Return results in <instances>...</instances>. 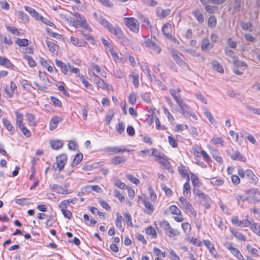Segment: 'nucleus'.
<instances>
[{"label": "nucleus", "instance_id": "obj_48", "mask_svg": "<svg viewBox=\"0 0 260 260\" xmlns=\"http://www.w3.org/2000/svg\"><path fill=\"white\" fill-rule=\"evenodd\" d=\"M189 181L187 180V181L183 185V194L185 197H186L189 193H190V187Z\"/></svg>", "mask_w": 260, "mask_h": 260}, {"label": "nucleus", "instance_id": "obj_22", "mask_svg": "<svg viewBox=\"0 0 260 260\" xmlns=\"http://www.w3.org/2000/svg\"><path fill=\"white\" fill-rule=\"evenodd\" d=\"M143 203L145 208H146V210L145 211V213L148 215H151L154 210V208L152 205L150 201L146 200H144L143 201Z\"/></svg>", "mask_w": 260, "mask_h": 260}, {"label": "nucleus", "instance_id": "obj_43", "mask_svg": "<svg viewBox=\"0 0 260 260\" xmlns=\"http://www.w3.org/2000/svg\"><path fill=\"white\" fill-rule=\"evenodd\" d=\"M245 107L254 114L260 115V108H255L247 104H244Z\"/></svg>", "mask_w": 260, "mask_h": 260}, {"label": "nucleus", "instance_id": "obj_18", "mask_svg": "<svg viewBox=\"0 0 260 260\" xmlns=\"http://www.w3.org/2000/svg\"><path fill=\"white\" fill-rule=\"evenodd\" d=\"M70 71L72 73H75L77 77H79L80 79V80H82V81H86L85 79L84 78V76L82 74H80L79 73V69L77 68H75L73 66H71L70 64L69 65V70L68 71Z\"/></svg>", "mask_w": 260, "mask_h": 260}, {"label": "nucleus", "instance_id": "obj_57", "mask_svg": "<svg viewBox=\"0 0 260 260\" xmlns=\"http://www.w3.org/2000/svg\"><path fill=\"white\" fill-rule=\"evenodd\" d=\"M22 134L26 137L29 138L31 136L30 132L24 126L19 127Z\"/></svg>", "mask_w": 260, "mask_h": 260}, {"label": "nucleus", "instance_id": "obj_28", "mask_svg": "<svg viewBox=\"0 0 260 260\" xmlns=\"http://www.w3.org/2000/svg\"><path fill=\"white\" fill-rule=\"evenodd\" d=\"M178 172L181 175L182 177L186 178L188 181H189V176L185 167L183 166L178 167Z\"/></svg>", "mask_w": 260, "mask_h": 260}, {"label": "nucleus", "instance_id": "obj_17", "mask_svg": "<svg viewBox=\"0 0 260 260\" xmlns=\"http://www.w3.org/2000/svg\"><path fill=\"white\" fill-rule=\"evenodd\" d=\"M3 123L7 129L9 131L11 135H13L15 132V128L12 125L10 121L7 118H3Z\"/></svg>", "mask_w": 260, "mask_h": 260}, {"label": "nucleus", "instance_id": "obj_6", "mask_svg": "<svg viewBox=\"0 0 260 260\" xmlns=\"http://www.w3.org/2000/svg\"><path fill=\"white\" fill-rule=\"evenodd\" d=\"M228 153L233 160H240L243 162H245L246 160V157L238 150L234 149L228 150Z\"/></svg>", "mask_w": 260, "mask_h": 260}, {"label": "nucleus", "instance_id": "obj_35", "mask_svg": "<svg viewBox=\"0 0 260 260\" xmlns=\"http://www.w3.org/2000/svg\"><path fill=\"white\" fill-rule=\"evenodd\" d=\"M125 158H123L120 156H117L113 158L111 160V162L112 164L115 165H117L120 164H123L126 161Z\"/></svg>", "mask_w": 260, "mask_h": 260}, {"label": "nucleus", "instance_id": "obj_49", "mask_svg": "<svg viewBox=\"0 0 260 260\" xmlns=\"http://www.w3.org/2000/svg\"><path fill=\"white\" fill-rule=\"evenodd\" d=\"M146 233L147 234L152 236L153 238H155L157 236L155 229L151 226L146 229Z\"/></svg>", "mask_w": 260, "mask_h": 260}, {"label": "nucleus", "instance_id": "obj_47", "mask_svg": "<svg viewBox=\"0 0 260 260\" xmlns=\"http://www.w3.org/2000/svg\"><path fill=\"white\" fill-rule=\"evenodd\" d=\"M204 113L211 123L215 122V120L213 117L212 114L207 108L204 109Z\"/></svg>", "mask_w": 260, "mask_h": 260}, {"label": "nucleus", "instance_id": "obj_9", "mask_svg": "<svg viewBox=\"0 0 260 260\" xmlns=\"http://www.w3.org/2000/svg\"><path fill=\"white\" fill-rule=\"evenodd\" d=\"M17 89V86L14 82H10L9 86H7L4 88L5 93L8 98H11L13 96L15 91Z\"/></svg>", "mask_w": 260, "mask_h": 260}, {"label": "nucleus", "instance_id": "obj_10", "mask_svg": "<svg viewBox=\"0 0 260 260\" xmlns=\"http://www.w3.org/2000/svg\"><path fill=\"white\" fill-rule=\"evenodd\" d=\"M198 200L206 208L208 209L210 208L212 200L208 195L204 193Z\"/></svg>", "mask_w": 260, "mask_h": 260}, {"label": "nucleus", "instance_id": "obj_11", "mask_svg": "<svg viewBox=\"0 0 260 260\" xmlns=\"http://www.w3.org/2000/svg\"><path fill=\"white\" fill-rule=\"evenodd\" d=\"M172 56L177 63L184 69H188V65L180 58V57L175 52L172 53Z\"/></svg>", "mask_w": 260, "mask_h": 260}, {"label": "nucleus", "instance_id": "obj_44", "mask_svg": "<svg viewBox=\"0 0 260 260\" xmlns=\"http://www.w3.org/2000/svg\"><path fill=\"white\" fill-rule=\"evenodd\" d=\"M16 116V124L19 127L22 126V125H24L22 124L23 117V115L18 113V112H15Z\"/></svg>", "mask_w": 260, "mask_h": 260}, {"label": "nucleus", "instance_id": "obj_27", "mask_svg": "<svg viewBox=\"0 0 260 260\" xmlns=\"http://www.w3.org/2000/svg\"><path fill=\"white\" fill-rule=\"evenodd\" d=\"M158 161L166 169L170 170L171 169V164L166 157L161 156Z\"/></svg>", "mask_w": 260, "mask_h": 260}, {"label": "nucleus", "instance_id": "obj_45", "mask_svg": "<svg viewBox=\"0 0 260 260\" xmlns=\"http://www.w3.org/2000/svg\"><path fill=\"white\" fill-rule=\"evenodd\" d=\"M125 176L128 180L135 184L136 185H138L140 183V181L138 179L136 178L131 174H126Z\"/></svg>", "mask_w": 260, "mask_h": 260}, {"label": "nucleus", "instance_id": "obj_51", "mask_svg": "<svg viewBox=\"0 0 260 260\" xmlns=\"http://www.w3.org/2000/svg\"><path fill=\"white\" fill-rule=\"evenodd\" d=\"M148 190L149 194L150 196V199H151V201H154L155 200H156V199L157 198V196H156V193H155L154 190L153 189L151 185L148 186Z\"/></svg>", "mask_w": 260, "mask_h": 260}, {"label": "nucleus", "instance_id": "obj_8", "mask_svg": "<svg viewBox=\"0 0 260 260\" xmlns=\"http://www.w3.org/2000/svg\"><path fill=\"white\" fill-rule=\"evenodd\" d=\"M56 166L58 169L59 172L62 171L67 161V156L65 154H62L58 156L56 158Z\"/></svg>", "mask_w": 260, "mask_h": 260}, {"label": "nucleus", "instance_id": "obj_26", "mask_svg": "<svg viewBox=\"0 0 260 260\" xmlns=\"http://www.w3.org/2000/svg\"><path fill=\"white\" fill-rule=\"evenodd\" d=\"M212 66L213 69L220 73L224 72V69L221 64H220L217 61L214 60L212 61Z\"/></svg>", "mask_w": 260, "mask_h": 260}, {"label": "nucleus", "instance_id": "obj_30", "mask_svg": "<svg viewBox=\"0 0 260 260\" xmlns=\"http://www.w3.org/2000/svg\"><path fill=\"white\" fill-rule=\"evenodd\" d=\"M122 217L120 215V214L117 212L116 213V219L115 221V224L117 228H118L121 231H123V229L122 226Z\"/></svg>", "mask_w": 260, "mask_h": 260}, {"label": "nucleus", "instance_id": "obj_12", "mask_svg": "<svg viewBox=\"0 0 260 260\" xmlns=\"http://www.w3.org/2000/svg\"><path fill=\"white\" fill-rule=\"evenodd\" d=\"M156 15L160 19H164L168 16L171 12L170 9H162L161 8L158 7L156 9Z\"/></svg>", "mask_w": 260, "mask_h": 260}, {"label": "nucleus", "instance_id": "obj_34", "mask_svg": "<svg viewBox=\"0 0 260 260\" xmlns=\"http://www.w3.org/2000/svg\"><path fill=\"white\" fill-rule=\"evenodd\" d=\"M83 155L81 153H78L75 156L73 161L72 164V167H74L78 165L82 160Z\"/></svg>", "mask_w": 260, "mask_h": 260}, {"label": "nucleus", "instance_id": "obj_21", "mask_svg": "<svg viewBox=\"0 0 260 260\" xmlns=\"http://www.w3.org/2000/svg\"><path fill=\"white\" fill-rule=\"evenodd\" d=\"M25 9L27 12L31 14L32 17H34L37 19L38 20L40 18H43V17L41 16L34 9L28 6H25Z\"/></svg>", "mask_w": 260, "mask_h": 260}, {"label": "nucleus", "instance_id": "obj_23", "mask_svg": "<svg viewBox=\"0 0 260 260\" xmlns=\"http://www.w3.org/2000/svg\"><path fill=\"white\" fill-rule=\"evenodd\" d=\"M171 24L169 23H166L162 28V32L164 35L168 38H170Z\"/></svg>", "mask_w": 260, "mask_h": 260}, {"label": "nucleus", "instance_id": "obj_58", "mask_svg": "<svg viewBox=\"0 0 260 260\" xmlns=\"http://www.w3.org/2000/svg\"><path fill=\"white\" fill-rule=\"evenodd\" d=\"M252 222L248 220V219H244L242 221H240L239 223V226L241 227H247L248 226H251Z\"/></svg>", "mask_w": 260, "mask_h": 260}, {"label": "nucleus", "instance_id": "obj_19", "mask_svg": "<svg viewBox=\"0 0 260 260\" xmlns=\"http://www.w3.org/2000/svg\"><path fill=\"white\" fill-rule=\"evenodd\" d=\"M182 206L189 214L193 216H196V212L188 201L185 202Z\"/></svg>", "mask_w": 260, "mask_h": 260}, {"label": "nucleus", "instance_id": "obj_55", "mask_svg": "<svg viewBox=\"0 0 260 260\" xmlns=\"http://www.w3.org/2000/svg\"><path fill=\"white\" fill-rule=\"evenodd\" d=\"M93 16L94 19L102 25L103 24V23H104L106 20V19L102 15H98V14L96 12L93 13Z\"/></svg>", "mask_w": 260, "mask_h": 260}, {"label": "nucleus", "instance_id": "obj_1", "mask_svg": "<svg viewBox=\"0 0 260 260\" xmlns=\"http://www.w3.org/2000/svg\"><path fill=\"white\" fill-rule=\"evenodd\" d=\"M246 198L244 200H247L250 203L256 204L260 202L258 198H260V191L257 189L251 188L244 191Z\"/></svg>", "mask_w": 260, "mask_h": 260}, {"label": "nucleus", "instance_id": "obj_59", "mask_svg": "<svg viewBox=\"0 0 260 260\" xmlns=\"http://www.w3.org/2000/svg\"><path fill=\"white\" fill-rule=\"evenodd\" d=\"M170 211L172 214L180 215L181 211L175 205H172L170 207Z\"/></svg>", "mask_w": 260, "mask_h": 260}, {"label": "nucleus", "instance_id": "obj_3", "mask_svg": "<svg viewBox=\"0 0 260 260\" xmlns=\"http://www.w3.org/2000/svg\"><path fill=\"white\" fill-rule=\"evenodd\" d=\"M123 21L125 24L129 29L134 32H138L139 29V24L137 19L131 18H124Z\"/></svg>", "mask_w": 260, "mask_h": 260}, {"label": "nucleus", "instance_id": "obj_52", "mask_svg": "<svg viewBox=\"0 0 260 260\" xmlns=\"http://www.w3.org/2000/svg\"><path fill=\"white\" fill-rule=\"evenodd\" d=\"M23 58L27 61L28 63L31 67H34L36 66V62L34 59L29 55H24Z\"/></svg>", "mask_w": 260, "mask_h": 260}, {"label": "nucleus", "instance_id": "obj_2", "mask_svg": "<svg viewBox=\"0 0 260 260\" xmlns=\"http://www.w3.org/2000/svg\"><path fill=\"white\" fill-rule=\"evenodd\" d=\"M159 226L165 230V234L170 237L178 236L180 234V233L177 230L172 229L169 223L166 220L159 221Z\"/></svg>", "mask_w": 260, "mask_h": 260}, {"label": "nucleus", "instance_id": "obj_13", "mask_svg": "<svg viewBox=\"0 0 260 260\" xmlns=\"http://www.w3.org/2000/svg\"><path fill=\"white\" fill-rule=\"evenodd\" d=\"M51 188L54 191L59 194H67L70 193V192H69L68 190L57 184H52L51 186Z\"/></svg>", "mask_w": 260, "mask_h": 260}, {"label": "nucleus", "instance_id": "obj_61", "mask_svg": "<svg viewBox=\"0 0 260 260\" xmlns=\"http://www.w3.org/2000/svg\"><path fill=\"white\" fill-rule=\"evenodd\" d=\"M114 183L116 186H117V187L121 189H124L126 186L125 184L121 182L119 179H115L114 180Z\"/></svg>", "mask_w": 260, "mask_h": 260}, {"label": "nucleus", "instance_id": "obj_31", "mask_svg": "<svg viewBox=\"0 0 260 260\" xmlns=\"http://www.w3.org/2000/svg\"><path fill=\"white\" fill-rule=\"evenodd\" d=\"M192 14L196 18L197 20L200 23H202L204 21L203 15L201 14L199 10H194Z\"/></svg>", "mask_w": 260, "mask_h": 260}, {"label": "nucleus", "instance_id": "obj_7", "mask_svg": "<svg viewBox=\"0 0 260 260\" xmlns=\"http://www.w3.org/2000/svg\"><path fill=\"white\" fill-rule=\"evenodd\" d=\"M144 43L146 46L151 49L154 53L158 54L161 51L160 48L155 43L154 41L151 39L147 38L145 39Z\"/></svg>", "mask_w": 260, "mask_h": 260}, {"label": "nucleus", "instance_id": "obj_53", "mask_svg": "<svg viewBox=\"0 0 260 260\" xmlns=\"http://www.w3.org/2000/svg\"><path fill=\"white\" fill-rule=\"evenodd\" d=\"M210 42L208 38L203 39L201 42V48L202 50H204L209 46Z\"/></svg>", "mask_w": 260, "mask_h": 260}, {"label": "nucleus", "instance_id": "obj_4", "mask_svg": "<svg viewBox=\"0 0 260 260\" xmlns=\"http://www.w3.org/2000/svg\"><path fill=\"white\" fill-rule=\"evenodd\" d=\"M73 15L76 18V20L78 22V25H79L81 27L88 31H91V28L87 23L85 17L82 16L80 14L77 12H74L73 13Z\"/></svg>", "mask_w": 260, "mask_h": 260}, {"label": "nucleus", "instance_id": "obj_14", "mask_svg": "<svg viewBox=\"0 0 260 260\" xmlns=\"http://www.w3.org/2000/svg\"><path fill=\"white\" fill-rule=\"evenodd\" d=\"M62 118L58 116L53 117L49 123V128L51 131L54 130L57 127L58 124L62 121Z\"/></svg>", "mask_w": 260, "mask_h": 260}, {"label": "nucleus", "instance_id": "obj_37", "mask_svg": "<svg viewBox=\"0 0 260 260\" xmlns=\"http://www.w3.org/2000/svg\"><path fill=\"white\" fill-rule=\"evenodd\" d=\"M250 229L256 235L260 236V223L252 222Z\"/></svg>", "mask_w": 260, "mask_h": 260}, {"label": "nucleus", "instance_id": "obj_33", "mask_svg": "<svg viewBox=\"0 0 260 260\" xmlns=\"http://www.w3.org/2000/svg\"><path fill=\"white\" fill-rule=\"evenodd\" d=\"M205 11L209 14H214L218 10V7L213 5H206L205 6Z\"/></svg>", "mask_w": 260, "mask_h": 260}, {"label": "nucleus", "instance_id": "obj_36", "mask_svg": "<svg viewBox=\"0 0 260 260\" xmlns=\"http://www.w3.org/2000/svg\"><path fill=\"white\" fill-rule=\"evenodd\" d=\"M111 34L115 35L118 39H121L123 38V34L118 26L113 30Z\"/></svg>", "mask_w": 260, "mask_h": 260}, {"label": "nucleus", "instance_id": "obj_29", "mask_svg": "<svg viewBox=\"0 0 260 260\" xmlns=\"http://www.w3.org/2000/svg\"><path fill=\"white\" fill-rule=\"evenodd\" d=\"M107 151L108 152H113L115 153H119V152H123L125 151L129 152V150H127L125 148H121L119 147H109L107 148Z\"/></svg>", "mask_w": 260, "mask_h": 260}, {"label": "nucleus", "instance_id": "obj_63", "mask_svg": "<svg viewBox=\"0 0 260 260\" xmlns=\"http://www.w3.org/2000/svg\"><path fill=\"white\" fill-rule=\"evenodd\" d=\"M114 115V113L111 111L106 116L105 119V123L106 125H109Z\"/></svg>", "mask_w": 260, "mask_h": 260}, {"label": "nucleus", "instance_id": "obj_38", "mask_svg": "<svg viewBox=\"0 0 260 260\" xmlns=\"http://www.w3.org/2000/svg\"><path fill=\"white\" fill-rule=\"evenodd\" d=\"M217 20L214 16H211L209 17L208 21V26L210 28H214L216 26Z\"/></svg>", "mask_w": 260, "mask_h": 260}, {"label": "nucleus", "instance_id": "obj_15", "mask_svg": "<svg viewBox=\"0 0 260 260\" xmlns=\"http://www.w3.org/2000/svg\"><path fill=\"white\" fill-rule=\"evenodd\" d=\"M55 63L57 67L60 69V71L63 74H67L69 70V65H70V64H65L62 61L57 59H55Z\"/></svg>", "mask_w": 260, "mask_h": 260}, {"label": "nucleus", "instance_id": "obj_62", "mask_svg": "<svg viewBox=\"0 0 260 260\" xmlns=\"http://www.w3.org/2000/svg\"><path fill=\"white\" fill-rule=\"evenodd\" d=\"M210 142L215 145L220 144L222 146L223 145V140L221 138H213L211 140Z\"/></svg>", "mask_w": 260, "mask_h": 260}, {"label": "nucleus", "instance_id": "obj_25", "mask_svg": "<svg viewBox=\"0 0 260 260\" xmlns=\"http://www.w3.org/2000/svg\"><path fill=\"white\" fill-rule=\"evenodd\" d=\"M50 145L53 149H58L63 146V143L60 140H52L50 142Z\"/></svg>", "mask_w": 260, "mask_h": 260}, {"label": "nucleus", "instance_id": "obj_54", "mask_svg": "<svg viewBox=\"0 0 260 260\" xmlns=\"http://www.w3.org/2000/svg\"><path fill=\"white\" fill-rule=\"evenodd\" d=\"M0 40L3 41L5 44L8 45H10L13 43L10 36L8 37L6 36L4 37L2 35H0Z\"/></svg>", "mask_w": 260, "mask_h": 260}, {"label": "nucleus", "instance_id": "obj_42", "mask_svg": "<svg viewBox=\"0 0 260 260\" xmlns=\"http://www.w3.org/2000/svg\"><path fill=\"white\" fill-rule=\"evenodd\" d=\"M102 25L108 29L111 33L114 29V28L117 26L116 25H113L112 24L108 22L107 20L105 21L104 23H103Z\"/></svg>", "mask_w": 260, "mask_h": 260}, {"label": "nucleus", "instance_id": "obj_50", "mask_svg": "<svg viewBox=\"0 0 260 260\" xmlns=\"http://www.w3.org/2000/svg\"><path fill=\"white\" fill-rule=\"evenodd\" d=\"M80 35H82L85 39L88 41L91 44H93L94 39L92 36L88 34H85L83 30H80Z\"/></svg>", "mask_w": 260, "mask_h": 260}, {"label": "nucleus", "instance_id": "obj_32", "mask_svg": "<svg viewBox=\"0 0 260 260\" xmlns=\"http://www.w3.org/2000/svg\"><path fill=\"white\" fill-rule=\"evenodd\" d=\"M137 18L141 23H146L151 28V25L150 22L147 17H145L143 15L140 13H138L137 14Z\"/></svg>", "mask_w": 260, "mask_h": 260}, {"label": "nucleus", "instance_id": "obj_5", "mask_svg": "<svg viewBox=\"0 0 260 260\" xmlns=\"http://www.w3.org/2000/svg\"><path fill=\"white\" fill-rule=\"evenodd\" d=\"M224 245L237 259L239 260H244V257L239 250L233 247L232 243H226Z\"/></svg>", "mask_w": 260, "mask_h": 260}, {"label": "nucleus", "instance_id": "obj_56", "mask_svg": "<svg viewBox=\"0 0 260 260\" xmlns=\"http://www.w3.org/2000/svg\"><path fill=\"white\" fill-rule=\"evenodd\" d=\"M16 43L20 47L26 46L28 44V41L25 39H18Z\"/></svg>", "mask_w": 260, "mask_h": 260}, {"label": "nucleus", "instance_id": "obj_46", "mask_svg": "<svg viewBox=\"0 0 260 260\" xmlns=\"http://www.w3.org/2000/svg\"><path fill=\"white\" fill-rule=\"evenodd\" d=\"M225 54L233 59L234 61L237 57H236V53L234 51L226 48L224 50Z\"/></svg>", "mask_w": 260, "mask_h": 260}, {"label": "nucleus", "instance_id": "obj_40", "mask_svg": "<svg viewBox=\"0 0 260 260\" xmlns=\"http://www.w3.org/2000/svg\"><path fill=\"white\" fill-rule=\"evenodd\" d=\"M98 88H101L104 90L109 91L112 86L107 82H96Z\"/></svg>", "mask_w": 260, "mask_h": 260}, {"label": "nucleus", "instance_id": "obj_64", "mask_svg": "<svg viewBox=\"0 0 260 260\" xmlns=\"http://www.w3.org/2000/svg\"><path fill=\"white\" fill-rule=\"evenodd\" d=\"M28 199L27 198H22V199H16L15 202L20 205L24 206L26 205H28L29 204Z\"/></svg>", "mask_w": 260, "mask_h": 260}, {"label": "nucleus", "instance_id": "obj_60", "mask_svg": "<svg viewBox=\"0 0 260 260\" xmlns=\"http://www.w3.org/2000/svg\"><path fill=\"white\" fill-rule=\"evenodd\" d=\"M124 215L125 218V222L126 224L131 227H133V224L132 221V218L130 214H129L127 212H125L124 214Z\"/></svg>", "mask_w": 260, "mask_h": 260}, {"label": "nucleus", "instance_id": "obj_24", "mask_svg": "<svg viewBox=\"0 0 260 260\" xmlns=\"http://www.w3.org/2000/svg\"><path fill=\"white\" fill-rule=\"evenodd\" d=\"M60 18L63 20L68 21L70 25L74 26L76 28H78V23L75 22L73 18L68 17L64 15H61Z\"/></svg>", "mask_w": 260, "mask_h": 260}, {"label": "nucleus", "instance_id": "obj_41", "mask_svg": "<svg viewBox=\"0 0 260 260\" xmlns=\"http://www.w3.org/2000/svg\"><path fill=\"white\" fill-rule=\"evenodd\" d=\"M231 233L233 234V235H234V236L237 239L242 240L243 241H246V237L245 236H244L240 232L237 231L232 230Z\"/></svg>", "mask_w": 260, "mask_h": 260}, {"label": "nucleus", "instance_id": "obj_39", "mask_svg": "<svg viewBox=\"0 0 260 260\" xmlns=\"http://www.w3.org/2000/svg\"><path fill=\"white\" fill-rule=\"evenodd\" d=\"M0 64L7 68H10L13 66L10 60L4 57H0Z\"/></svg>", "mask_w": 260, "mask_h": 260}, {"label": "nucleus", "instance_id": "obj_16", "mask_svg": "<svg viewBox=\"0 0 260 260\" xmlns=\"http://www.w3.org/2000/svg\"><path fill=\"white\" fill-rule=\"evenodd\" d=\"M203 242L205 246L209 249L211 254L214 257H216V255L217 254V252L214 247V245L209 240H204Z\"/></svg>", "mask_w": 260, "mask_h": 260}, {"label": "nucleus", "instance_id": "obj_20", "mask_svg": "<svg viewBox=\"0 0 260 260\" xmlns=\"http://www.w3.org/2000/svg\"><path fill=\"white\" fill-rule=\"evenodd\" d=\"M47 46L49 50L52 53L55 54L57 53V50L58 46L55 43L49 41H46Z\"/></svg>", "mask_w": 260, "mask_h": 260}]
</instances>
